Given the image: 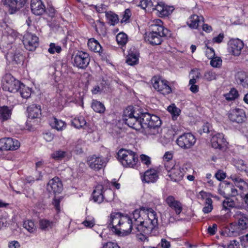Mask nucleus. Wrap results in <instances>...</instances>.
I'll return each instance as SVG.
<instances>
[{"label":"nucleus","instance_id":"obj_1","mask_svg":"<svg viewBox=\"0 0 248 248\" xmlns=\"http://www.w3.org/2000/svg\"><path fill=\"white\" fill-rule=\"evenodd\" d=\"M124 121L134 129H143V132L147 136L158 135L161 131V122L158 116L141 113L132 106H128L124 111Z\"/></svg>","mask_w":248,"mask_h":248},{"label":"nucleus","instance_id":"obj_2","mask_svg":"<svg viewBox=\"0 0 248 248\" xmlns=\"http://www.w3.org/2000/svg\"><path fill=\"white\" fill-rule=\"evenodd\" d=\"M133 219L137 232L140 234H150L158 226L156 212L151 208L142 207L133 212Z\"/></svg>","mask_w":248,"mask_h":248},{"label":"nucleus","instance_id":"obj_3","mask_svg":"<svg viewBox=\"0 0 248 248\" xmlns=\"http://www.w3.org/2000/svg\"><path fill=\"white\" fill-rule=\"evenodd\" d=\"M109 226H112L113 231L118 235L127 236L134 230L137 232L135 221L127 215H123L119 212L112 213L110 216Z\"/></svg>","mask_w":248,"mask_h":248},{"label":"nucleus","instance_id":"obj_4","mask_svg":"<svg viewBox=\"0 0 248 248\" xmlns=\"http://www.w3.org/2000/svg\"><path fill=\"white\" fill-rule=\"evenodd\" d=\"M117 155L118 160L124 167L135 168L137 166L138 157L134 152L122 148L119 150Z\"/></svg>","mask_w":248,"mask_h":248},{"label":"nucleus","instance_id":"obj_5","mask_svg":"<svg viewBox=\"0 0 248 248\" xmlns=\"http://www.w3.org/2000/svg\"><path fill=\"white\" fill-rule=\"evenodd\" d=\"M113 192L110 189H104L102 185H97L92 193L93 200L98 203H102L104 200L108 201L113 199Z\"/></svg>","mask_w":248,"mask_h":248},{"label":"nucleus","instance_id":"obj_6","mask_svg":"<svg viewBox=\"0 0 248 248\" xmlns=\"http://www.w3.org/2000/svg\"><path fill=\"white\" fill-rule=\"evenodd\" d=\"M21 84L11 74H6L3 78L2 87L5 91L15 93L18 91Z\"/></svg>","mask_w":248,"mask_h":248},{"label":"nucleus","instance_id":"obj_7","mask_svg":"<svg viewBox=\"0 0 248 248\" xmlns=\"http://www.w3.org/2000/svg\"><path fill=\"white\" fill-rule=\"evenodd\" d=\"M165 168L168 172V176L171 180L178 182L182 180L185 172L183 168H181L178 165H168V163L165 164Z\"/></svg>","mask_w":248,"mask_h":248},{"label":"nucleus","instance_id":"obj_8","mask_svg":"<svg viewBox=\"0 0 248 248\" xmlns=\"http://www.w3.org/2000/svg\"><path fill=\"white\" fill-rule=\"evenodd\" d=\"M151 82L154 88L162 94H168L171 92V88L166 80L155 76L152 78Z\"/></svg>","mask_w":248,"mask_h":248},{"label":"nucleus","instance_id":"obj_9","mask_svg":"<svg viewBox=\"0 0 248 248\" xmlns=\"http://www.w3.org/2000/svg\"><path fill=\"white\" fill-rule=\"evenodd\" d=\"M178 145L184 149H189L196 142L195 137L190 133H184L179 136L176 140Z\"/></svg>","mask_w":248,"mask_h":248},{"label":"nucleus","instance_id":"obj_10","mask_svg":"<svg viewBox=\"0 0 248 248\" xmlns=\"http://www.w3.org/2000/svg\"><path fill=\"white\" fill-rule=\"evenodd\" d=\"M108 161L107 158L102 156L93 155L88 158L87 163L92 169L98 171L104 168Z\"/></svg>","mask_w":248,"mask_h":248},{"label":"nucleus","instance_id":"obj_11","mask_svg":"<svg viewBox=\"0 0 248 248\" xmlns=\"http://www.w3.org/2000/svg\"><path fill=\"white\" fill-rule=\"evenodd\" d=\"M90 58L89 54L82 51H78L74 57V64L77 67L85 69L89 64Z\"/></svg>","mask_w":248,"mask_h":248},{"label":"nucleus","instance_id":"obj_12","mask_svg":"<svg viewBox=\"0 0 248 248\" xmlns=\"http://www.w3.org/2000/svg\"><path fill=\"white\" fill-rule=\"evenodd\" d=\"M23 43L26 49L34 51L39 45V38L35 34L27 32L23 36Z\"/></svg>","mask_w":248,"mask_h":248},{"label":"nucleus","instance_id":"obj_13","mask_svg":"<svg viewBox=\"0 0 248 248\" xmlns=\"http://www.w3.org/2000/svg\"><path fill=\"white\" fill-rule=\"evenodd\" d=\"M20 146V142L16 139L5 138L0 140V151L16 150Z\"/></svg>","mask_w":248,"mask_h":248},{"label":"nucleus","instance_id":"obj_14","mask_svg":"<svg viewBox=\"0 0 248 248\" xmlns=\"http://www.w3.org/2000/svg\"><path fill=\"white\" fill-rule=\"evenodd\" d=\"M154 34L169 36L170 35V31L162 26V22L160 19H157L150 26V31Z\"/></svg>","mask_w":248,"mask_h":248},{"label":"nucleus","instance_id":"obj_15","mask_svg":"<svg viewBox=\"0 0 248 248\" xmlns=\"http://www.w3.org/2000/svg\"><path fill=\"white\" fill-rule=\"evenodd\" d=\"M25 2L26 0H1L2 4L9 9L10 14L22 7Z\"/></svg>","mask_w":248,"mask_h":248},{"label":"nucleus","instance_id":"obj_16","mask_svg":"<svg viewBox=\"0 0 248 248\" xmlns=\"http://www.w3.org/2000/svg\"><path fill=\"white\" fill-rule=\"evenodd\" d=\"M230 52L234 56H239L244 46L243 42L238 39H231L228 42Z\"/></svg>","mask_w":248,"mask_h":248},{"label":"nucleus","instance_id":"obj_17","mask_svg":"<svg viewBox=\"0 0 248 248\" xmlns=\"http://www.w3.org/2000/svg\"><path fill=\"white\" fill-rule=\"evenodd\" d=\"M211 143L213 148L219 150L225 148L227 144L222 133L214 135L211 139Z\"/></svg>","mask_w":248,"mask_h":248},{"label":"nucleus","instance_id":"obj_18","mask_svg":"<svg viewBox=\"0 0 248 248\" xmlns=\"http://www.w3.org/2000/svg\"><path fill=\"white\" fill-rule=\"evenodd\" d=\"M238 220L237 232L239 233L242 231L248 229V217L241 212H237L234 215Z\"/></svg>","mask_w":248,"mask_h":248},{"label":"nucleus","instance_id":"obj_19","mask_svg":"<svg viewBox=\"0 0 248 248\" xmlns=\"http://www.w3.org/2000/svg\"><path fill=\"white\" fill-rule=\"evenodd\" d=\"M46 188L49 192L54 194L60 193L62 190L63 186L59 178L55 177L49 181Z\"/></svg>","mask_w":248,"mask_h":248},{"label":"nucleus","instance_id":"obj_20","mask_svg":"<svg viewBox=\"0 0 248 248\" xmlns=\"http://www.w3.org/2000/svg\"><path fill=\"white\" fill-rule=\"evenodd\" d=\"M228 117L233 122L241 123L245 121L246 114L243 109L236 108L230 111Z\"/></svg>","mask_w":248,"mask_h":248},{"label":"nucleus","instance_id":"obj_21","mask_svg":"<svg viewBox=\"0 0 248 248\" xmlns=\"http://www.w3.org/2000/svg\"><path fill=\"white\" fill-rule=\"evenodd\" d=\"M158 179V172L155 169L147 170L143 175L141 176L142 182L149 183H154Z\"/></svg>","mask_w":248,"mask_h":248},{"label":"nucleus","instance_id":"obj_22","mask_svg":"<svg viewBox=\"0 0 248 248\" xmlns=\"http://www.w3.org/2000/svg\"><path fill=\"white\" fill-rule=\"evenodd\" d=\"M31 7L32 12L37 16L42 15L46 11L45 6L41 0H31Z\"/></svg>","mask_w":248,"mask_h":248},{"label":"nucleus","instance_id":"obj_23","mask_svg":"<svg viewBox=\"0 0 248 248\" xmlns=\"http://www.w3.org/2000/svg\"><path fill=\"white\" fill-rule=\"evenodd\" d=\"M163 37L165 36L160 34H154L148 32L145 34V40L152 45H158L161 43Z\"/></svg>","mask_w":248,"mask_h":248},{"label":"nucleus","instance_id":"obj_24","mask_svg":"<svg viewBox=\"0 0 248 248\" xmlns=\"http://www.w3.org/2000/svg\"><path fill=\"white\" fill-rule=\"evenodd\" d=\"M166 202L170 208L175 210L176 214L179 215L182 212V204L180 202L176 200L173 196H168L166 199Z\"/></svg>","mask_w":248,"mask_h":248},{"label":"nucleus","instance_id":"obj_25","mask_svg":"<svg viewBox=\"0 0 248 248\" xmlns=\"http://www.w3.org/2000/svg\"><path fill=\"white\" fill-rule=\"evenodd\" d=\"M220 194L224 197H234L238 195L237 190L230 183L226 184L223 190H220Z\"/></svg>","mask_w":248,"mask_h":248},{"label":"nucleus","instance_id":"obj_26","mask_svg":"<svg viewBox=\"0 0 248 248\" xmlns=\"http://www.w3.org/2000/svg\"><path fill=\"white\" fill-rule=\"evenodd\" d=\"M29 119H33L39 118L41 115V106L33 104L28 108Z\"/></svg>","mask_w":248,"mask_h":248},{"label":"nucleus","instance_id":"obj_27","mask_svg":"<svg viewBox=\"0 0 248 248\" xmlns=\"http://www.w3.org/2000/svg\"><path fill=\"white\" fill-rule=\"evenodd\" d=\"M237 83L244 88H248V74L243 72H238L235 76Z\"/></svg>","mask_w":248,"mask_h":248},{"label":"nucleus","instance_id":"obj_28","mask_svg":"<svg viewBox=\"0 0 248 248\" xmlns=\"http://www.w3.org/2000/svg\"><path fill=\"white\" fill-rule=\"evenodd\" d=\"M204 22V18L202 16H198L196 15H193L190 16L187 24L189 27L192 29H197L200 23Z\"/></svg>","mask_w":248,"mask_h":248},{"label":"nucleus","instance_id":"obj_29","mask_svg":"<svg viewBox=\"0 0 248 248\" xmlns=\"http://www.w3.org/2000/svg\"><path fill=\"white\" fill-rule=\"evenodd\" d=\"M12 109L7 106L0 107V121L1 122L11 118Z\"/></svg>","mask_w":248,"mask_h":248},{"label":"nucleus","instance_id":"obj_30","mask_svg":"<svg viewBox=\"0 0 248 248\" xmlns=\"http://www.w3.org/2000/svg\"><path fill=\"white\" fill-rule=\"evenodd\" d=\"M231 179L234 182L235 185L242 191L248 189V184L243 179L233 175L231 176Z\"/></svg>","mask_w":248,"mask_h":248},{"label":"nucleus","instance_id":"obj_31","mask_svg":"<svg viewBox=\"0 0 248 248\" xmlns=\"http://www.w3.org/2000/svg\"><path fill=\"white\" fill-rule=\"evenodd\" d=\"M154 5L153 2L151 0H142L140 1L139 6L146 12H153L154 10Z\"/></svg>","mask_w":248,"mask_h":248},{"label":"nucleus","instance_id":"obj_32","mask_svg":"<svg viewBox=\"0 0 248 248\" xmlns=\"http://www.w3.org/2000/svg\"><path fill=\"white\" fill-rule=\"evenodd\" d=\"M88 46L90 49L95 52L100 53L102 49L101 45L94 38L90 39L88 40Z\"/></svg>","mask_w":248,"mask_h":248},{"label":"nucleus","instance_id":"obj_33","mask_svg":"<svg viewBox=\"0 0 248 248\" xmlns=\"http://www.w3.org/2000/svg\"><path fill=\"white\" fill-rule=\"evenodd\" d=\"M51 125L57 130H62L65 126V123L61 120L53 118L51 121Z\"/></svg>","mask_w":248,"mask_h":248},{"label":"nucleus","instance_id":"obj_34","mask_svg":"<svg viewBox=\"0 0 248 248\" xmlns=\"http://www.w3.org/2000/svg\"><path fill=\"white\" fill-rule=\"evenodd\" d=\"M92 108L94 111L98 113H103L105 110V107L103 104L97 100H93Z\"/></svg>","mask_w":248,"mask_h":248},{"label":"nucleus","instance_id":"obj_35","mask_svg":"<svg viewBox=\"0 0 248 248\" xmlns=\"http://www.w3.org/2000/svg\"><path fill=\"white\" fill-rule=\"evenodd\" d=\"M18 92H19L21 97L23 98L27 99L30 97L31 95V89L29 87H25L23 84H21L20 85V87Z\"/></svg>","mask_w":248,"mask_h":248},{"label":"nucleus","instance_id":"obj_36","mask_svg":"<svg viewBox=\"0 0 248 248\" xmlns=\"http://www.w3.org/2000/svg\"><path fill=\"white\" fill-rule=\"evenodd\" d=\"M106 16L108 20V23L110 25H114L118 22V17L117 15L111 12L106 13Z\"/></svg>","mask_w":248,"mask_h":248},{"label":"nucleus","instance_id":"obj_37","mask_svg":"<svg viewBox=\"0 0 248 248\" xmlns=\"http://www.w3.org/2000/svg\"><path fill=\"white\" fill-rule=\"evenodd\" d=\"M116 41L118 44L121 46H124L127 42V36L124 32H120L116 36Z\"/></svg>","mask_w":248,"mask_h":248},{"label":"nucleus","instance_id":"obj_38","mask_svg":"<svg viewBox=\"0 0 248 248\" xmlns=\"http://www.w3.org/2000/svg\"><path fill=\"white\" fill-rule=\"evenodd\" d=\"M213 201L210 198H207L205 199V206L202 209V211L207 214L212 211L213 210Z\"/></svg>","mask_w":248,"mask_h":248},{"label":"nucleus","instance_id":"obj_39","mask_svg":"<svg viewBox=\"0 0 248 248\" xmlns=\"http://www.w3.org/2000/svg\"><path fill=\"white\" fill-rule=\"evenodd\" d=\"M224 96L226 99L228 101L234 100L238 96V93L236 89L232 88L228 93L224 94Z\"/></svg>","mask_w":248,"mask_h":248},{"label":"nucleus","instance_id":"obj_40","mask_svg":"<svg viewBox=\"0 0 248 248\" xmlns=\"http://www.w3.org/2000/svg\"><path fill=\"white\" fill-rule=\"evenodd\" d=\"M168 111L171 114L172 118L173 120H176L177 117L180 113V109L175 106H170L168 108Z\"/></svg>","mask_w":248,"mask_h":248},{"label":"nucleus","instance_id":"obj_41","mask_svg":"<svg viewBox=\"0 0 248 248\" xmlns=\"http://www.w3.org/2000/svg\"><path fill=\"white\" fill-rule=\"evenodd\" d=\"M226 200L222 203L223 208L225 210H228L229 208L233 207L235 205V203L233 200L228 198L225 197Z\"/></svg>","mask_w":248,"mask_h":248},{"label":"nucleus","instance_id":"obj_42","mask_svg":"<svg viewBox=\"0 0 248 248\" xmlns=\"http://www.w3.org/2000/svg\"><path fill=\"white\" fill-rule=\"evenodd\" d=\"M162 2L157 3L156 4H155L154 7V12L160 17H162V15L167 14V12H164L162 8Z\"/></svg>","mask_w":248,"mask_h":248},{"label":"nucleus","instance_id":"obj_43","mask_svg":"<svg viewBox=\"0 0 248 248\" xmlns=\"http://www.w3.org/2000/svg\"><path fill=\"white\" fill-rule=\"evenodd\" d=\"M39 225L40 228L42 230H46L49 228H51L53 225V222L47 219H41L39 221Z\"/></svg>","mask_w":248,"mask_h":248},{"label":"nucleus","instance_id":"obj_44","mask_svg":"<svg viewBox=\"0 0 248 248\" xmlns=\"http://www.w3.org/2000/svg\"><path fill=\"white\" fill-rule=\"evenodd\" d=\"M138 58L135 54H129L127 56L126 62L130 65H134L138 63Z\"/></svg>","mask_w":248,"mask_h":248},{"label":"nucleus","instance_id":"obj_45","mask_svg":"<svg viewBox=\"0 0 248 248\" xmlns=\"http://www.w3.org/2000/svg\"><path fill=\"white\" fill-rule=\"evenodd\" d=\"M66 155V152L58 150L54 152L52 155L51 157L55 160H62L63 158Z\"/></svg>","mask_w":248,"mask_h":248},{"label":"nucleus","instance_id":"obj_46","mask_svg":"<svg viewBox=\"0 0 248 248\" xmlns=\"http://www.w3.org/2000/svg\"><path fill=\"white\" fill-rule=\"evenodd\" d=\"M235 166L241 171H247V166L245 162L242 160H238L235 162Z\"/></svg>","mask_w":248,"mask_h":248},{"label":"nucleus","instance_id":"obj_47","mask_svg":"<svg viewBox=\"0 0 248 248\" xmlns=\"http://www.w3.org/2000/svg\"><path fill=\"white\" fill-rule=\"evenodd\" d=\"M86 124V122L83 117H79L78 119H75L73 122V124L78 128L82 127L85 125Z\"/></svg>","mask_w":248,"mask_h":248},{"label":"nucleus","instance_id":"obj_48","mask_svg":"<svg viewBox=\"0 0 248 248\" xmlns=\"http://www.w3.org/2000/svg\"><path fill=\"white\" fill-rule=\"evenodd\" d=\"M23 227L30 232H33L35 230L34 222L31 220H26L23 223Z\"/></svg>","mask_w":248,"mask_h":248},{"label":"nucleus","instance_id":"obj_49","mask_svg":"<svg viewBox=\"0 0 248 248\" xmlns=\"http://www.w3.org/2000/svg\"><path fill=\"white\" fill-rule=\"evenodd\" d=\"M62 51L61 46L58 45H56L55 43H50L49 45V48L48 49V51L50 54H54L56 52L59 53Z\"/></svg>","mask_w":248,"mask_h":248},{"label":"nucleus","instance_id":"obj_50","mask_svg":"<svg viewBox=\"0 0 248 248\" xmlns=\"http://www.w3.org/2000/svg\"><path fill=\"white\" fill-rule=\"evenodd\" d=\"M211 59L210 64L214 67H219L222 64V60L220 57H214Z\"/></svg>","mask_w":248,"mask_h":248},{"label":"nucleus","instance_id":"obj_51","mask_svg":"<svg viewBox=\"0 0 248 248\" xmlns=\"http://www.w3.org/2000/svg\"><path fill=\"white\" fill-rule=\"evenodd\" d=\"M162 8H163V10L164 11V12H167V14L162 15V17L168 16L172 12L174 9L173 6L166 5L163 3H162Z\"/></svg>","mask_w":248,"mask_h":248},{"label":"nucleus","instance_id":"obj_52","mask_svg":"<svg viewBox=\"0 0 248 248\" xmlns=\"http://www.w3.org/2000/svg\"><path fill=\"white\" fill-rule=\"evenodd\" d=\"M224 248H239V242L236 240L231 241L229 243L224 244L223 245Z\"/></svg>","mask_w":248,"mask_h":248},{"label":"nucleus","instance_id":"obj_53","mask_svg":"<svg viewBox=\"0 0 248 248\" xmlns=\"http://www.w3.org/2000/svg\"><path fill=\"white\" fill-rule=\"evenodd\" d=\"M204 78L208 81H211L216 79V74L213 71H207L204 74Z\"/></svg>","mask_w":248,"mask_h":248},{"label":"nucleus","instance_id":"obj_54","mask_svg":"<svg viewBox=\"0 0 248 248\" xmlns=\"http://www.w3.org/2000/svg\"><path fill=\"white\" fill-rule=\"evenodd\" d=\"M140 159L142 163L149 165L151 164V159L150 157L145 155H140Z\"/></svg>","mask_w":248,"mask_h":248},{"label":"nucleus","instance_id":"obj_55","mask_svg":"<svg viewBox=\"0 0 248 248\" xmlns=\"http://www.w3.org/2000/svg\"><path fill=\"white\" fill-rule=\"evenodd\" d=\"M173 155L171 152H167L164 155L163 158L164 160L166 161L165 164L168 163V165H170V161L171 160L172 158Z\"/></svg>","mask_w":248,"mask_h":248},{"label":"nucleus","instance_id":"obj_56","mask_svg":"<svg viewBox=\"0 0 248 248\" xmlns=\"http://www.w3.org/2000/svg\"><path fill=\"white\" fill-rule=\"evenodd\" d=\"M215 177L218 180L221 181L226 178V175L222 170H219L215 174Z\"/></svg>","mask_w":248,"mask_h":248},{"label":"nucleus","instance_id":"obj_57","mask_svg":"<svg viewBox=\"0 0 248 248\" xmlns=\"http://www.w3.org/2000/svg\"><path fill=\"white\" fill-rule=\"evenodd\" d=\"M217 226L216 224H213L212 226H209L207 229V232L210 235H214L217 231Z\"/></svg>","mask_w":248,"mask_h":248},{"label":"nucleus","instance_id":"obj_58","mask_svg":"<svg viewBox=\"0 0 248 248\" xmlns=\"http://www.w3.org/2000/svg\"><path fill=\"white\" fill-rule=\"evenodd\" d=\"M159 245L161 246L162 248H170V242L164 238H162L161 240V242Z\"/></svg>","mask_w":248,"mask_h":248},{"label":"nucleus","instance_id":"obj_59","mask_svg":"<svg viewBox=\"0 0 248 248\" xmlns=\"http://www.w3.org/2000/svg\"><path fill=\"white\" fill-rule=\"evenodd\" d=\"M82 224L84 225L85 227L87 228H92L95 224L94 219L90 220L87 219V218L82 222Z\"/></svg>","mask_w":248,"mask_h":248},{"label":"nucleus","instance_id":"obj_60","mask_svg":"<svg viewBox=\"0 0 248 248\" xmlns=\"http://www.w3.org/2000/svg\"><path fill=\"white\" fill-rule=\"evenodd\" d=\"M103 248H120L116 243L109 242L104 245Z\"/></svg>","mask_w":248,"mask_h":248},{"label":"nucleus","instance_id":"obj_61","mask_svg":"<svg viewBox=\"0 0 248 248\" xmlns=\"http://www.w3.org/2000/svg\"><path fill=\"white\" fill-rule=\"evenodd\" d=\"M224 36L223 33H219L217 36L213 38V42L218 44L222 42Z\"/></svg>","mask_w":248,"mask_h":248},{"label":"nucleus","instance_id":"obj_62","mask_svg":"<svg viewBox=\"0 0 248 248\" xmlns=\"http://www.w3.org/2000/svg\"><path fill=\"white\" fill-rule=\"evenodd\" d=\"M207 48L208 50L206 51V55L209 59H211L214 57L215 55V51L212 47H208Z\"/></svg>","mask_w":248,"mask_h":248},{"label":"nucleus","instance_id":"obj_63","mask_svg":"<svg viewBox=\"0 0 248 248\" xmlns=\"http://www.w3.org/2000/svg\"><path fill=\"white\" fill-rule=\"evenodd\" d=\"M130 11L129 9H126L125 10V12H124V16L122 18V19L121 20V22L122 23H123V22H126L129 17H130Z\"/></svg>","mask_w":248,"mask_h":248},{"label":"nucleus","instance_id":"obj_64","mask_svg":"<svg viewBox=\"0 0 248 248\" xmlns=\"http://www.w3.org/2000/svg\"><path fill=\"white\" fill-rule=\"evenodd\" d=\"M9 248H19L20 245L17 241H12L9 243Z\"/></svg>","mask_w":248,"mask_h":248}]
</instances>
